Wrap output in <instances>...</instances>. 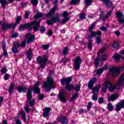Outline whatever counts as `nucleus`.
Wrapping results in <instances>:
<instances>
[{
	"label": "nucleus",
	"mask_w": 124,
	"mask_h": 124,
	"mask_svg": "<svg viewBox=\"0 0 124 124\" xmlns=\"http://www.w3.org/2000/svg\"><path fill=\"white\" fill-rule=\"evenodd\" d=\"M111 14H112V11H109L108 12L106 15V20H107V19H108V18H109V16H110V15H111Z\"/></svg>",
	"instance_id": "nucleus-51"
},
{
	"label": "nucleus",
	"mask_w": 124,
	"mask_h": 124,
	"mask_svg": "<svg viewBox=\"0 0 124 124\" xmlns=\"http://www.w3.org/2000/svg\"><path fill=\"white\" fill-rule=\"evenodd\" d=\"M31 90H33L34 93H40V89H39V81H37L33 87H29L27 94V100H31V98H32V95H31Z\"/></svg>",
	"instance_id": "nucleus-3"
},
{
	"label": "nucleus",
	"mask_w": 124,
	"mask_h": 124,
	"mask_svg": "<svg viewBox=\"0 0 124 124\" xmlns=\"http://www.w3.org/2000/svg\"><path fill=\"white\" fill-rule=\"evenodd\" d=\"M18 36V33H15L14 34H12V38H15Z\"/></svg>",
	"instance_id": "nucleus-58"
},
{
	"label": "nucleus",
	"mask_w": 124,
	"mask_h": 124,
	"mask_svg": "<svg viewBox=\"0 0 124 124\" xmlns=\"http://www.w3.org/2000/svg\"><path fill=\"white\" fill-rule=\"evenodd\" d=\"M84 2L86 5V7L85 8V9H86L89 5H91V3L93 2V0H85Z\"/></svg>",
	"instance_id": "nucleus-39"
},
{
	"label": "nucleus",
	"mask_w": 124,
	"mask_h": 124,
	"mask_svg": "<svg viewBox=\"0 0 124 124\" xmlns=\"http://www.w3.org/2000/svg\"><path fill=\"white\" fill-rule=\"evenodd\" d=\"M106 50V48L105 47H103L102 49L99 50V52L97 53V56H99L100 53H103L105 50Z\"/></svg>",
	"instance_id": "nucleus-53"
},
{
	"label": "nucleus",
	"mask_w": 124,
	"mask_h": 124,
	"mask_svg": "<svg viewBox=\"0 0 124 124\" xmlns=\"http://www.w3.org/2000/svg\"><path fill=\"white\" fill-rule=\"evenodd\" d=\"M21 19L22 16H18L16 19V23L12 24V27H16V26L19 24V22H20V20H21Z\"/></svg>",
	"instance_id": "nucleus-25"
},
{
	"label": "nucleus",
	"mask_w": 124,
	"mask_h": 124,
	"mask_svg": "<svg viewBox=\"0 0 124 124\" xmlns=\"http://www.w3.org/2000/svg\"><path fill=\"white\" fill-rule=\"evenodd\" d=\"M31 3H32L34 6H35L38 3V1L37 0H31Z\"/></svg>",
	"instance_id": "nucleus-47"
},
{
	"label": "nucleus",
	"mask_w": 124,
	"mask_h": 124,
	"mask_svg": "<svg viewBox=\"0 0 124 124\" xmlns=\"http://www.w3.org/2000/svg\"><path fill=\"white\" fill-rule=\"evenodd\" d=\"M122 108H124V100H122L116 105L115 111L119 112V111H121Z\"/></svg>",
	"instance_id": "nucleus-15"
},
{
	"label": "nucleus",
	"mask_w": 124,
	"mask_h": 124,
	"mask_svg": "<svg viewBox=\"0 0 124 124\" xmlns=\"http://www.w3.org/2000/svg\"><path fill=\"white\" fill-rule=\"evenodd\" d=\"M25 38H27V44H31V43L34 42V41L35 40V37L34 36V35L31 34V32H28L26 34Z\"/></svg>",
	"instance_id": "nucleus-10"
},
{
	"label": "nucleus",
	"mask_w": 124,
	"mask_h": 124,
	"mask_svg": "<svg viewBox=\"0 0 124 124\" xmlns=\"http://www.w3.org/2000/svg\"><path fill=\"white\" fill-rule=\"evenodd\" d=\"M79 19L80 20H84L86 19V14L85 13H81L79 14Z\"/></svg>",
	"instance_id": "nucleus-36"
},
{
	"label": "nucleus",
	"mask_w": 124,
	"mask_h": 124,
	"mask_svg": "<svg viewBox=\"0 0 124 124\" xmlns=\"http://www.w3.org/2000/svg\"><path fill=\"white\" fill-rule=\"evenodd\" d=\"M98 101V103L100 104H102L104 102V99L103 97H100L99 98Z\"/></svg>",
	"instance_id": "nucleus-50"
},
{
	"label": "nucleus",
	"mask_w": 124,
	"mask_h": 124,
	"mask_svg": "<svg viewBox=\"0 0 124 124\" xmlns=\"http://www.w3.org/2000/svg\"><path fill=\"white\" fill-rule=\"evenodd\" d=\"M30 14H31V12L30 11H26L24 18L25 19H29V17H30Z\"/></svg>",
	"instance_id": "nucleus-44"
},
{
	"label": "nucleus",
	"mask_w": 124,
	"mask_h": 124,
	"mask_svg": "<svg viewBox=\"0 0 124 124\" xmlns=\"http://www.w3.org/2000/svg\"><path fill=\"white\" fill-rule=\"evenodd\" d=\"M115 15L117 17V18H118V19H121L123 16V13H121L120 12H117L116 14Z\"/></svg>",
	"instance_id": "nucleus-43"
},
{
	"label": "nucleus",
	"mask_w": 124,
	"mask_h": 124,
	"mask_svg": "<svg viewBox=\"0 0 124 124\" xmlns=\"http://www.w3.org/2000/svg\"><path fill=\"white\" fill-rule=\"evenodd\" d=\"M107 107H108V111H113V110H114V106H113V104H112V103H109L108 105H107Z\"/></svg>",
	"instance_id": "nucleus-28"
},
{
	"label": "nucleus",
	"mask_w": 124,
	"mask_h": 124,
	"mask_svg": "<svg viewBox=\"0 0 124 124\" xmlns=\"http://www.w3.org/2000/svg\"><path fill=\"white\" fill-rule=\"evenodd\" d=\"M80 2V0H72L70 2V5H73L74 4H77V3H79Z\"/></svg>",
	"instance_id": "nucleus-40"
},
{
	"label": "nucleus",
	"mask_w": 124,
	"mask_h": 124,
	"mask_svg": "<svg viewBox=\"0 0 124 124\" xmlns=\"http://www.w3.org/2000/svg\"><path fill=\"white\" fill-rule=\"evenodd\" d=\"M96 78H93L91 79L88 83V88L90 90H92L93 92H94L95 93H98V92H99V90L101 88V86H100V85L93 88V84L96 82Z\"/></svg>",
	"instance_id": "nucleus-7"
},
{
	"label": "nucleus",
	"mask_w": 124,
	"mask_h": 124,
	"mask_svg": "<svg viewBox=\"0 0 124 124\" xmlns=\"http://www.w3.org/2000/svg\"><path fill=\"white\" fill-rule=\"evenodd\" d=\"M26 44H27V41L26 40L22 41L21 45L19 44V43L18 42H13L14 47H20V46H21V47H25Z\"/></svg>",
	"instance_id": "nucleus-19"
},
{
	"label": "nucleus",
	"mask_w": 124,
	"mask_h": 124,
	"mask_svg": "<svg viewBox=\"0 0 124 124\" xmlns=\"http://www.w3.org/2000/svg\"><path fill=\"white\" fill-rule=\"evenodd\" d=\"M70 18H71V17L70 16L62 19L60 22V23L64 25V24L67 22V21H69V20H70Z\"/></svg>",
	"instance_id": "nucleus-29"
},
{
	"label": "nucleus",
	"mask_w": 124,
	"mask_h": 124,
	"mask_svg": "<svg viewBox=\"0 0 124 124\" xmlns=\"http://www.w3.org/2000/svg\"><path fill=\"white\" fill-rule=\"evenodd\" d=\"M0 24H2V28L4 31H5L7 29H11V28H12V24H8L5 23H2V21L0 22Z\"/></svg>",
	"instance_id": "nucleus-18"
},
{
	"label": "nucleus",
	"mask_w": 124,
	"mask_h": 124,
	"mask_svg": "<svg viewBox=\"0 0 124 124\" xmlns=\"http://www.w3.org/2000/svg\"><path fill=\"white\" fill-rule=\"evenodd\" d=\"M31 57H32V49L30 48L27 51V59L29 61H31Z\"/></svg>",
	"instance_id": "nucleus-23"
},
{
	"label": "nucleus",
	"mask_w": 124,
	"mask_h": 124,
	"mask_svg": "<svg viewBox=\"0 0 124 124\" xmlns=\"http://www.w3.org/2000/svg\"><path fill=\"white\" fill-rule=\"evenodd\" d=\"M96 23L95 22H93L92 23L89 29V31L91 32L90 35H88L87 36V39H92V38H93L96 35H98V36H100L102 34L101 31H98L97 32L96 31H92L93 29H94V27H95Z\"/></svg>",
	"instance_id": "nucleus-5"
},
{
	"label": "nucleus",
	"mask_w": 124,
	"mask_h": 124,
	"mask_svg": "<svg viewBox=\"0 0 124 124\" xmlns=\"http://www.w3.org/2000/svg\"><path fill=\"white\" fill-rule=\"evenodd\" d=\"M8 71V70L7 69V68L5 67H3L2 68L1 70V74L2 75H3L5 73H6Z\"/></svg>",
	"instance_id": "nucleus-42"
},
{
	"label": "nucleus",
	"mask_w": 124,
	"mask_h": 124,
	"mask_svg": "<svg viewBox=\"0 0 124 124\" xmlns=\"http://www.w3.org/2000/svg\"><path fill=\"white\" fill-rule=\"evenodd\" d=\"M12 51H13V53H18L19 50L17 49V47H13L12 48Z\"/></svg>",
	"instance_id": "nucleus-48"
},
{
	"label": "nucleus",
	"mask_w": 124,
	"mask_h": 124,
	"mask_svg": "<svg viewBox=\"0 0 124 124\" xmlns=\"http://www.w3.org/2000/svg\"><path fill=\"white\" fill-rule=\"evenodd\" d=\"M67 15H68V12L66 11H64L63 13V17H64V18H66Z\"/></svg>",
	"instance_id": "nucleus-57"
},
{
	"label": "nucleus",
	"mask_w": 124,
	"mask_h": 124,
	"mask_svg": "<svg viewBox=\"0 0 124 124\" xmlns=\"http://www.w3.org/2000/svg\"><path fill=\"white\" fill-rule=\"evenodd\" d=\"M118 21L120 24H123V23H124V18H121Z\"/></svg>",
	"instance_id": "nucleus-63"
},
{
	"label": "nucleus",
	"mask_w": 124,
	"mask_h": 124,
	"mask_svg": "<svg viewBox=\"0 0 124 124\" xmlns=\"http://www.w3.org/2000/svg\"><path fill=\"white\" fill-rule=\"evenodd\" d=\"M41 23V20L38 21H33L31 23H27L25 24L21 25L19 27V30H26L27 29L29 31H31L32 28H31V25H33V31L35 32L38 31V27H39V24Z\"/></svg>",
	"instance_id": "nucleus-2"
},
{
	"label": "nucleus",
	"mask_w": 124,
	"mask_h": 124,
	"mask_svg": "<svg viewBox=\"0 0 124 124\" xmlns=\"http://www.w3.org/2000/svg\"><path fill=\"white\" fill-rule=\"evenodd\" d=\"M118 96H117L116 95H112L111 96H108V101H114L116 100L117 98H118Z\"/></svg>",
	"instance_id": "nucleus-27"
},
{
	"label": "nucleus",
	"mask_w": 124,
	"mask_h": 124,
	"mask_svg": "<svg viewBox=\"0 0 124 124\" xmlns=\"http://www.w3.org/2000/svg\"><path fill=\"white\" fill-rule=\"evenodd\" d=\"M104 16V12H103V11H101L100 20V19H101V20L104 21V22H105V21H106V16Z\"/></svg>",
	"instance_id": "nucleus-32"
},
{
	"label": "nucleus",
	"mask_w": 124,
	"mask_h": 124,
	"mask_svg": "<svg viewBox=\"0 0 124 124\" xmlns=\"http://www.w3.org/2000/svg\"><path fill=\"white\" fill-rule=\"evenodd\" d=\"M100 30H101L102 31H104L105 32L107 31V28L105 26H101L100 27Z\"/></svg>",
	"instance_id": "nucleus-49"
},
{
	"label": "nucleus",
	"mask_w": 124,
	"mask_h": 124,
	"mask_svg": "<svg viewBox=\"0 0 124 124\" xmlns=\"http://www.w3.org/2000/svg\"><path fill=\"white\" fill-rule=\"evenodd\" d=\"M72 80V77H70L69 78H62L61 82L62 86L66 85L65 89L68 91H70L71 89H73L74 91L76 92H79L81 89V85L80 84L77 85L74 87V85L73 84L70 85V82Z\"/></svg>",
	"instance_id": "nucleus-1"
},
{
	"label": "nucleus",
	"mask_w": 124,
	"mask_h": 124,
	"mask_svg": "<svg viewBox=\"0 0 124 124\" xmlns=\"http://www.w3.org/2000/svg\"><path fill=\"white\" fill-rule=\"evenodd\" d=\"M0 2L2 7L5 8L6 3H7V0H0Z\"/></svg>",
	"instance_id": "nucleus-34"
},
{
	"label": "nucleus",
	"mask_w": 124,
	"mask_h": 124,
	"mask_svg": "<svg viewBox=\"0 0 124 124\" xmlns=\"http://www.w3.org/2000/svg\"><path fill=\"white\" fill-rule=\"evenodd\" d=\"M92 93L93 94V95L92 96V99L94 101H96V100H97V98H98V96H97V94H95V92H93Z\"/></svg>",
	"instance_id": "nucleus-37"
},
{
	"label": "nucleus",
	"mask_w": 124,
	"mask_h": 124,
	"mask_svg": "<svg viewBox=\"0 0 124 124\" xmlns=\"http://www.w3.org/2000/svg\"><path fill=\"white\" fill-rule=\"evenodd\" d=\"M96 42H97L98 44H100V43H101V38L100 37L97 36L96 37Z\"/></svg>",
	"instance_id": "nucleus-46"
},
{
	"label": "nucleus",
	"mask_w": 124,
	"mask_h": 124,
	"mask_svg": "<svg viewBox=\"0 0 124 124\" xmlns=\"http://www.w3.org/2000/svg\"><path fill=\"white\" fill-rule=\"evenodd\" d=\"M44 16V15L41 13H38L36 15L34 16V18L37 19L38 18H41Z\"/></svg>",
	"instance_id": "nucleus-35"
},
{
	"label": "nucleus",
	"mask_w": 124,
	"mask_h": 124,
	"mask_svg": "<svg viewBox=\"0 0 124 124\" xmlns=\"http://www.w3.org/2000/svg\"><path fill=\"white\" fill-rule=\"evenodd\" d=\"M6 43H5V41H3L2 43V47H6Z\"/></svg>",
	"instance_id": "nucleus-64"
},
{
	"label": "nucleus",
	"mask_w": 124,
	"mask_h": 124,
	"mask_svg": "<svg viewBox=\"0 0 124 124\" xmlns=\"http://www.w3.org/2000/svg\"><path fill=\"white\" fill-rule=\"evenodd\" d=\"M16 89L19 93H24V92H26V90H27V87L23 86H17Z\"/></svg>",
	"instance_id": "nucleus-24"
},
{
	"label": "nucleus",
	"mask_w": 124,
	"mask_h": 124,
	"mask_svg": "<svg viewBox=\"0 0 124 124\" xmlns=\"http://www.w3.org/2000/svg\"><path fill=\"white\" fill-rule=\"evenodd\" d=\"M51 111V108H45L44 109V113L43 114V117L46 118V117H48L49 116V112Z\"/></svg>",
	"instance_id": "nucleus-21"
},
{
	"label": "nucleus",
	"mask_w": 124,
	"mask_h": 124,
	"mask_svg": "<svg viewBox=\"0 0 124 124\" xmlns=\"http://www.w3.org/2000/svg\"><path fill=\"white\" fill-rule=\"evenodd\" d=\"M121 57L122 56L119 53H116L113 56L114 61L115 62H120Z\"/></svg>",
	"instance_id": "nucleus-22"
},
{
	"label": "nucleus",
	"mask_w": 124,
	"mask_h": 124,
	"mask_svg": "<svg viewBox=\"0 0 124 124\" xmlns=\"http://www.w3.org/2000/svg\"><path fill=\"white\" fill-rule=\"evenodd\" d=\"M47 60V55L45 54L43 57L39 56L37 59L38 63L40 64L41 68H44L46 66Z\"/></svg>",
	"instance_id": "nucleus-8"
},
{
	"label": "nucleus",
	"mask_w": 124,
	"mask_h": 124,
	"mask_svg": "<svg viewBox=\"0 0 124 124\" xmlns=\"http://www.w3.org/2000/svg\"><path fill=\"white\" fill-rule=\"evenodd\" d=\"M43 85V88H44L45 91L46 92H50L51 91V88H55L53 78H51L50 76L47 78V80L46 82H44Z\"/></svg>",
	"instance_id": "nucleus-4"
},
{
	"label": "nucleus",
	"mask_w": 124,
	"mask_h": 124,
	"mask_svg": "<svg viewBox=\"0 0 124 124\" xmlns=\"http://www.w3.org/2000/svg\"><path fill=\"white\" fill-rule=\"evenodd\" d=\"M74 63L75 69L76 70L79 69L80 65H81V63H82V60H81V58H80L79 56L76 57L74 61Z\"/></svg>",
	"instance_id": "nucleus-12"
},
{
	"label": "nucleus",
	"mask_w": 124,
	"mask_h": 124,
	"mask_svg": "<svg viewBox=\"0 0 124 124\" xmlns=\"http://www.w3.org/2000/svg\"><path fill=\"white\" fill-rule=\"evenodd\" d=\"M109 73L112 77H117L120 75V69L115 67H111L109 70Z\"/></svg>",
	"instance_id": "nucleus-9"
},
{
	"label": "nucleus",
	"mask_w": 124,
	"mask_h": 124,
	"mask_svg": "<svg viewBox=\"0 0 124 124\" xmlns=\"http://www.w3.org/2000/svg\"><path fill=\"white\" fill-rule=\"evenodd\" d=\"M121 45L118 43V42H115L113 45V47H120Z\"/></svg>",
	"instance_id": "nucleus-59"
},
{
	"label": "nucleus",
	"mask_w": 124,
	"mask_h": 124,
	"mask_svg": "<svg viewBox=\"0 0 124 124\" xmlns=\"http://www.w3.org/2000/svg\"><path fill=\"white\" fill-rule=\"evenodd\" d=\"M78 95H79V94L78 93H77L74 94L72 95V96L74 97V98H77V97L78 96Z\"/></svg>",
	"instance_id": "nucleus-61"
},
{
	"label": "nucleus",
	"mask_w": 124,
	"mask_h": 124,
	"mask_svg": "<svg viewBox=\"0 0 124 124\" xmlns=\"http://www.w3.org/2000/svg\"><path fill=\"white\" fill-rule=\"evenodd\" d=\"M58 98L63 103H65L66 102V98H65V95L63 92H61L59 93L58 95Z\"/></svg>",
	"instance_id": "nucleus-17"
},
{
	"label": "nucleus",
	"mask_w": 124,
	"mask_h": 124,
	"mask_svg": "<svg viewBox=\"0 0 124 124\" xmlns=\"http://www.w3.org/2000/svg\"><path fill=\"white\" fill-rule=\"evenodd\" d=\"M57 9H58V7L57 6L53 7L50 9L48 13L45 14V16L46 17H52V16L55 14V12H56V10H57Z\"/></svg>",
	"instance_id": "nucleus-16"
},
{
	"label": "nucleus",
	"mask_w": 124,
	"mask_h": 124,
	"mask_svg": "<svg viewBox=\"0 0 124 124\" xmlns=\"http://www.w3.org/2000/svg\"><path fill=\"white\" fill-rule=\"evenodd\" d=\"M15 88V86H14V84H13V83H11L10 85L9 89L8 90L9 93L10 94H12V93H13V90H14Z\"/></svg>",
	"instance_id": "nucleus-26"
},
{
	"label": "nucleus",
	"mask_w": 124,
	"mask_h": 124,
	"mask_svg": "<svg viewBox=\"0 0 124 124\" xmlns=\"http://www.w3.org/2000/svg\"><path fill=\"white\" fill-rule=\"evenodd\" d=\"M48 36H51V35H53V31L49 30L48 31Z\"/></svg>",
	"instance_id": "nucleus-62"
},
{
	"label": "nucleus",
	"mask_w": 124,
	"mask_h": 124,
	"mask_svg": "<svg viewBox=\"0 0 124 124\" xmlns=\"http://www.w3.org/2000/svg\"><path fill=\"white\" fill-rule=\"evenodd\" d=\"M60 18L59 16H56L54 17L51 18L50 20H47L46 24H47V25H53V24L59 22L60 20Z\"/></svg>",
	"instance_id": "nucleus-13"
},
{
	"label": "nucleus",
	"mask_w": 124,
	"mask_h": 124,
	"mask_svg": "<svg viewBox=\"0 0 124 124\" xmlns=\"http://www.w3.org/2000/svg\"><path fill=\"white\" fill-rule=\"evenodd\" d=\"M20 113L23 120L25 123H27V117H26V113H25V111L21 110Z\"/></svg>",
	"instance_id": "nucleus-30"
},
{
	"label": "nucleus",
	"mask_w": 124,
	"mask_h": 124,
	"mask_svg": "<svg viewBox=\"0 0 124 124\" xmlns=\"http://www.w3.org/2000/svg\"><path fill=\"white\" fill-rule=\"evenodd\" d=\"M34 100H32L31 102H29V104L31 107H32L34 105Z\"/></svg>",
	"instance_id": "nucleus-55"
},
{
	"label": "nucleus",
	"mask_w": 124,
	"mask_h": 124,
	"mask_svg": "<svg viewBox=\"0 0 124 124\" xmlns=\"http://www.w3.org/2000/svg\"><path fill=\"white\" fill-rule=\"evenodd\" d=\"M118 87V84L116 86L112 85V83L110 81H106L103 86L102 91L104 93H106V91H107V88L108 89L109 92H113L115 89H118L117 88Z\"/></svg>",
	"instance_id": "nucleus-6"
},
{
	"label": "nucleus",
	"mask_w": 124,
	"mask_h": 124,
	"mask_svg": "<svg viewBox=\"0 0 124 124\" xmlns=\"http://www.w3.org/2000/svg\"><path fill=\"white\" fill-rule=\"evenodd\" d=\"M108 58V56L106 54H104L101 56V59L102 61H107Z\"/></svg>",
	"instance_id": "nucleus-45"
},
{
	"label": "nucleus",
	"mask_w": 124,
	"mask_h": 124,
	"mask_svg": "<svg viewBox=\"0 0 124 124\" xmlns=\"http://www.w3.org/2000/svg\"><path fill=\"white\" fill-rule=\"evenodd\" d=\"M107 69H108V65H106L103 68H101L97 70L96 74H98V75H100L103 72V71H106V70H107Z\"/></svg>",
	"instance_id": "nucleus-20"
},
{
	"label": "nucleus",
	"mask_w": 124,
	"mask_h": 124,
	"mask_svg": "<svg viewBox=\"0 0 124 124\" xmlns=\"http://www.w3.org/2000/svg\"><path fill=\"white\" fill-rule=\"evenodd\" d=\"M57 121H58L57 123H60L62 124H68V119L66 117H58Z\"/></svg>",
	"instance_id": "nucleus-14"
},
{
	"label": "nucleus",
	"mask_w": 124,
	"mask_h": 124,
	"mask_svg": "<svg viewBox=\"0 0 124 124\" xmlns=\"http://www.w3.org/2000/svg\"><path fill=\"white\" fill-rule=\"evenodd\" d=\"M9 76H10L9 74H5V75L4 76V79L5 81H7V80L9 79Z\"/></svg>",
	"instance_id": "nucleus-52"
},
{
	"label": "nucleus",
	"mask_w": 124,
	"mask_h": 124,
	"mask_svg": "<svg viewBox=\"0 0 124 124\" xmlns=\"http://www.w3.org/2000/svg\"><path fill=\"white\" fill-rule=\"evenodd\" d=\"M43 98H44V94H42L39 96L38 99H39V100H42Z\"/></svg>",
	"instance_id": "nucleus-60"
},
{
	"label": "nucleus",
	"mask_w": 124,
	"mask_h": 124,
	"mask_svg": "<svg viewBox=\"0 0 124 124\" xmlns=\"http://www.w3.org/2000/svg\"><path fill=\"white\" fill-rule=\"evenodd\" d=\"M62 54L63 56H67V54H68V47H64L62 51Z\"/></svg>",
	"instance_id": "nucleus-33"
},
{
	"label": "nucleus",
	"mask_w": 124,
	"mask_h": 124,
	"mask_svg": "<svg viewBox=\"0 0 124 124\" xmlns=\"http://www.w3.org/2000/svg\"><path fill=\"white\" fill-rule=\"evenodd\" d=\"M117 86L116 89H122L124 86V73L120 77L118 81H117Z\"/></svg>",
	"instance_id": "nucleus-11"
},
{
	"label": "nucleus",
	"mask_w": 124,
	"mask_h": 124,
	"mask_svg": "<svg viewBox=\"0 0 124 124\" xmlns=\"http://www.w3.org/2000/svg\"><path fill=\"white\" fill-rule=\"evenodd\" d=\"M100 60H99V57H97L94 61V64L95 66L97 67L99 65V62Z\"/></svg>",
	"instance_id": "nucleus-31"
},
{
	"label": "nucleus",
	"mask_w": 124,
	"mask_h": 124,
	"mask_svg": "<svg viewBox=\"0 0 124 124\" xmlns=\"http://www.w3.org/2000/svg\"><path fill=\"white\" fill-rule=\"evenodd\" d=\"M92 106H93V103L92 102H89L88 104V106H87V110H90V109L91 108Z\"/></svg>",
	"instance_id": "nucleus-54"
},
{
	"label": "nucleus",
	"mask_w": 124,
	"mask_h": 124,
	"mask_svg": "<svg viewBox=\"0 0 124 124\" xmlns=\"http://www.w3.org/2000/svg\"><path fill=\"white\" fill-rule=\"evenodd\" d=\"M2 50L3 51V56H4L5 58H7V57H8V54L7 53V50H6L5 47H3Z\"/></svg>",
	"instance_id": "nucleus-41"
},
{
	"label": "nucleus",
	"mask_w": 124,
	"mask_h": 124,
	"mask_svg": "<svg viewBox=\"0 0 124 124\" xmlns=\"http://www.w3.org/2000/svg\"><path fill=\"white\" fill-rule=\"evenodd\" d=\"M25 110L27 113H30L31 112V110H30V108H29V106H27L24 108Z\"/></svg>",
	"instance_id": "nucleus-56"
},
{
	"label": "nucleus",
	"mask_w": 124,
	"mask_h": 124,
	"mask_svg": "<svg viewBox=\"0 0 124 124\" xmlns=\"http://www.w3.org/2000/svg\"><path fill=\"white\" fill-rule=\"evenodd\" d=\"M39 28V31L40 32H44L46 31V30L45 29V27H44V26H40V22L38 30Z\"/></svg>",
	"instance_id": "nucleus-38"
}]
</instances>
